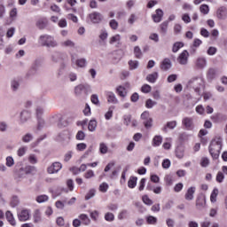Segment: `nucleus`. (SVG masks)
<instances>
[{"label": "nucleus", "mask_w": 227, "mask_h": 227, "mask_svg": "<svg viewBox=\"0 0 227 227\" xmlns=\"http://www.w3.org/2000/svg\"><path fill=\"white\" fill-rule=\"evenodd\" d=\"M222 148L223 138L215 137L211 141L209 145V153L214 160H217V159H219Z\"/></svg>", "instance_id": "obj_1"}, {"label": "nucleus", "mask_w": 227, "mask_h": 227, "mask_svg": "<svg viewBox=\"0 0 227 227\" xmlns=\"http://www.w3.org/2000/svg\"><path fill=\"white\" fill-rule=\"evenodd\" d=\"M38 43H40L42 47H58V42H56L54 36L50 35H40Z\"/></svg>", "instance_id": "obj_2"}, {"label": "nucleus", "mask_w": 227, "mask_h": 227, "mask_svg": "<svg viewBox=\"0 0 227 227\" xmlns=\"http://www.w3.org/2000/svg\"><path fill=\"white\" fill-rule=\"evenodd\" d=\"M18 219L20 223H26V221H29V219H31V210L21 209L20 212L18 213Z\"/></svg>", "instance_id": "obj_3"}, {"label": "nucleus", "mask_w": 227, "mask_h": 227, "mask_svg": "<svg viewBox=\"0 0 227 227\" xmlns=\"http://www.w3.org/2000/svg\"><path fill=\"white\" fill-rule=\"evenodd\" d=\"M88 18L93 24H100V22H102V14L98 12H93L92 13H90Z\"/></svg>", "instance_id": "obj_4"}, {"label": "nucleus", "mask_w": 227, "mask_h": 227, "mask_svg": "<svg viewBox=\"0 0 227 227\" xmlns=\"http://www.w3.org/2000/svg\"><path fill=\"white\" fill-rule=\"evenodd\" d=\"M182 125L184 126L186 130H192L194 129V120L192 117H184L182 120Z\"/></svg>", "instance_id": "obj_5"}, {"label": "nucleus", "mask_w": 227, "mask_h": 227, "mask_svg": "<svg viewBox=\"0 0 227 227\" xmlns=\"http://www.w3.org/2000/svg\"><path fill=\"white\" fill-rule=\"evenodd\" d=\"M105 97L108 102V104H118V98H116V95L113 91H106Z\"/></svg>", "instance_id": "obj_6"}, {"label": "nucleus", "mask_w": 227, "mask_h": 227, "mask_svg": "<svg viewBox=\"0 0 227 227\" xmlns=\"http://www.w3.org/2000/svg\"><path fill=\"white\" fill-rule=\"evenodd\" d=\"M61 168H63V165H61V163L54 162L47 168V172L50 175H54V173H58V171H59Z\"/></svg>", "instance_id": "obj_7"}, {"label": "nucleus", "mask_w": 227, "mask_h": 227, "mask_svg": "<svg viewBox=\"0 0 227 227\" xmlns=\"http://www.w3.org/2000/svg\"><path fill=\"white\" fill-rule=\"evenodd\" d=\"M189 59V51L187 50L183 51L177 58V61L180 65H187Z\"/></svg>", "instance_id": "obj_8"}, {"label": "nucleus", "mask_w": 227, "mask_h": 227, "mask_svg": "<svg viewBox=\"0 0 227 227\" xmlns=\"http://www.w3.org/2000/svg\"><path fill=\"white\" fill-rule=\"evenodd\" d=\"M141 118L144 121V125L145 129H149V127H152V118H150V113L148 112H144L141 114Z\"/></svg>", "instance_id": "obj_9"}, {"label": "nucleus", "mask_w": 227, "mask_h": 227, "mask_svg": "<svg viewBox=\"0 0 227 227\" xmlns=\"http://www.w3.org/2000/svg\"><path fill=\"white\" fill-rule=\"evenodd\" d=\"M162 17H164V12L162 9H156L155 14L152 15V19L155 23L160 22L162 20Z\"/></svg>", "instance_id": "obj_10"}, {"label": "nucleus", "mask_w": 227, "mask_h": 227, "mask_svg": "<svg viewBox=\"0 0 227 227\" xmlns=\"http://www.w3.org/2000/svg\"><path fill=\"white\" fill-rule=\"evenodd\" d=\"M195 192H196V187L192 186L188 188L186 193L184 194V200H186V201H192V200H194Z\"/></svg>", "instance_id": "obj_11"}, {"label": "nucleus", "mask_w": 227, "mask_h": 227, "mask_svg": "<svg viewBox=\"0 0 227 227\" xmlns=\"http://www.w3.org/2000/svg\"><path fill=\"white\" fill-rule=\"evenodd\" d=\"M48 25L49 20L45 17L40 18L35 23V26L38 27V29H45Z\"/></svg>", "instance_id": "obj_12"}, {"label": "nucleus", "mask_w": 227, "mask_h": 227, "mask_svg": "<svg viewBox=\"0 0 227 227\" xmlns=\"http://www.w3.org/2000/svg\"><path fill=\"white\" fill-rule=\"evenodd\" d=\"M171 67H172L171 59H164L163 61L160 65V68L163 72H168V70H169V68H171Z\"/></svg>", "instance_id": "obj_13"}, {"label": "nucleus", "mask_w": 227, "mask_h": 227, "mask_svg": "<svg viewBox=\"0 0 227 227\" xmlns=\"http://www.w3.org/2000/svg\"><path fill=\"white\" fill-rule=\"evenodd\" d=\"M5 217L11 226H16L17 222L15 221V217H13V213H12V211H6Z\"/></svg>", "instance_id": "obj_14"}, {"label": "nucleus", "mask_w": 227, "mask_h": 227, "mask_svg": "<svg viewBox=\"0 0 227 227\" xmlns=\"http://www.w3.org/2000/svg\"><path fill=\"white\" fill-rule=\"evenodd\" d=\"M117 95L125 98L127 97V89L121 85L118 86L115 90Z\"/></svg>", "instance_id": "obj_15"}, {"label": "nucleus", "mask_w": 227, "mask_h": 227, "mask_svg": "<svg viewBox=\"0 0 227 227\" xmlns=\"http://www.w3.org/2000/svg\"><path fill=\"white\" fill-rule=\"evenodd\" d=\"M157 79H159V73L157 72L152 73L146 76V81L152 84L155 83Z\"/></svg>", "instance_id": "obj_16"}, {"label": "nucleus", "mask_w": 227, "mask_h": 227, "mask_svg": "<svg viewBox=\"0 0 227 227\" xmlns=\"http://www.w3.org/2000/svg\"><path fill=\"white\" fill-rule=\"evenodd\" d=\"M226 14H227V9L226 7H220L217 12H216V17L218 19H226Z\"/></svg>", "instance_id": "obj_17"}, {"label": "nucleus", "mask_w": 227, "mask_h": 227, "mask_svg": "<svg viewBox=\"0 0 227 227\" xmlns=\"http://www.w3.org/2000/svg\"><path fill=\"white\" fill-rule=\"evenodd\" d=\"M162 145V136L156 135L153 137L152 145L154 147L160 146Z\"/></svg>", "instance_id": "obj_18"}, {"label": "nucleus", "mask_w": 227, "mask_h": 227, "mask_svg": "<svg viewBox=\"0 0 227 227\" xmlns=\"http://www.w3.org/2000/svg\"><path fill=\"white\" fill-rule=\"evenodd\" d=\"M20 171H24L25 175H35L36 173V168L27 166L25 168H20Z\"/></svg>", "instance_id": "obj_19"}, {"label": "nucleus", "mask_w": 227, "mask_h": 227, "mask_svg": "<svg viewBox=\"0 0 227 227\" xmlns=\"http://www.w3.org/2000/svg\"><path fill=\"white\" fill-rule=\"evenodd\" d=\"M201 43H203V41H201L199 38H195L193 40L191 54H196V49H198V47H200V45H201Z\"/></svg>", "instance_id": "obj_20"}, {"label": "nucleus", "mask_w": 227, "mask_h": 227, "mask_svg": "<svg viewBox=\"0 0 227 227\" xmlns=\"http://www.w3.org/2000/svg\"><path fill=\"white\" fill-rule=\"evenodd\" d=\"M206 203H207V200L205 197L203 195H200L196 200V207H199L200 208H201L205 207Z\"/></svg>", "instance_id": "obj_21"}, {"label": "nucleus", "mask_w": 227, "mask_h": 227, "mask_svg": "<svg viewBox=\"0 0 227 227\" xmlns=\"http://www.w3.org/2000/svg\"><path fill=\"white\" fill-rule=\"evenodd\" d=\"M137 185V177L136 176H130L128 181V187L129 189H134Z\"/></svg>", "instance_id": "obj_22"}, {"label": "nucleus", "mask_w": 227, "mask_h": 227, "mask_svg": "<svg viewBox=\"0 0 227 227\" xmlns=\"http://www.w3.org/2000/svg\"><path fill=\"white\" fill-rule=\"evenodd\" d=\"M169 26V22L168 21H164L160 25V33L161 35H166V33H168V27Z\"/></svg>", "instance_id": "obj_23"}, {"label": "nucleus", "mask_w": 227, "mask_h": 227, "mask_svg": "<svg viewBox=\"0 0 227 227\" xmlns=\"http://www.w3.org/2000/svg\"><path fill=\"white\" fill-rule=\"evenodd\" d=\"M216 71L214 68H209L207 73V77L209 81H213V79H215Z\"/></svg>", "instance_id": "obj_24"}, {"label": "nucleus", "mask_w": 227, "mask_h": 227, "mask_svg": "<svg viewBox=\"0 0 227 227\" xmlns=\"http://www.w3.org/2000/svg\"><path fill=\"white\" fill-rule=\"evenodd\" d=\"M196 65L198 68H205V67H207V59L204 58H199L197 59Z\"/></svg>", "instance_id": "obj_25"}, {"label": "nucleus", "mask_w": 227, "mask_h": 227, "mask_svg": "<svg viewBox=\"0 0 227 227\" xmlns=\"http://www.w3.org/2000/svg\"><path fill=\"white\" fill-rule=\"evenodd\" d=\"M121 40V36L119 34H117L110 37L109 43L111 45H113V43H120Z\"/></svg>", "instance_id": "obj_26"}, {"label": "nucleus", "mask_w": 227, "mask_h": 227, "mask_svg": "<svg viewBox=\"0 0 227 227\" xmlns=\"http://www.w3.org/2000/svg\"><path fill=\"white\" fill-rule=\"evenodd\" d=\"M42 221V213L40 209H36L34 212V223H40Z\"/></svg>", "instance_id": "obj_27"}, {"label": "nucleus", "mask_w": 227, "mask_h": 227, "mask_svg": "<svg viewBox=\"0 0 227 227\" xmlns=\"http://www.w3.org/2000/svg\"><path fill=\"white\" fill-rule=\"evenodd\" d=\"M109 151V147H107V145L105 143H100L99 144V152L102 155H106L107 152Z\"/></svg>", "instance_id": "obj_28"}, {"label": "nucleus", "mask_w": 227, "mask_h": 227, "mask_svg": "<svg viewBox=\"0 0 227 227\" xmlns=\"http://www.w3.org/2000/svg\"><path fill=\"white\" fill-rule=\"evenodd\" d=\"M134 54L137 59H141V58H143V52L141 51V48H139V46H135Z\"/></svg>", "instance_id": "obj_29"}, {"label": "nucleus", "mask_w": 227, "mask_h": 227, "mask_svg": "<svg viewBox=\"0 0 227 227\" xmlns=\"http://www.w3.org/2000/svg\"><path fill=\"white\" fill-rule=\"evenodd\" d=\"M182 47H184V43L182 42H176L174 43L173 47H172V52H177L180 51V49H182Z\"/></svg>", "instance_id": "obj_30"}, {"label": "nucleus", "mask_w": 227, "mask_h": 227, "mask_svg": "<svg viewBox=\"0 0 227 227\" xmlns=\"http://www.w3.org/2000/svg\"><path fill=\"white\" fill-rule=\"evenodd\" d=\"M217 194H219V190L214 189L210 195L211 203H215V201H217Z\"/></svg>", "instance_id": "obj_31"}, {"label": "nucleus", "mask_w": 227, "mask_h": 227, "mask_svg": "<svg viewBox=\"0 0 227 227\" xmlns=\"http://www.w3.org/2000/svg\"><path fill=\"white\" fill-rule=\"evenodd\" d=\"M35 200L37 203H45V201H49V196L43 194V195H39L36 197Z\"/></svg>", "instance_id": "obj_32"}, {"label": "nucleus", "mask_w": 227, "mask_h": 227, "mask_svg": "<svg viewBox=\"0 0 227 227\" xmlns=\"http://www.w3.org/2000/svg\"><path fill=\"white\" fill-rule=\"evenodd\" d=\"M128 64L129 66V70H136V68L139 67V62L137 60H129Z\"/></svg>", "instance_id": "obj_33"}, {"label": "nucleus", "mask_w": 227, "mask_h": 227, "mask_svg": "<svg viewBox=\"0 0 227 227\" xmlns=\"http://www.w3.org/2000/svg\"><path fill=\"white\" fill-rule=\"evenodd\" d=\"M176 127V121H171L167 122V125L163 128L164 132H166L167 129H173Z\"/></svg>", "instance_id": "obj_34"}, {"label": "nucleus", "mask_w": 227, "mask_h": 227, "mask_svg": "<svg viewBox=\"0 0 227 227\" xmlns=\"http://www.w3.org/2000/svg\"><path fill=\"white\" fill-rule=\"evenodd\" d=\"M146 223L147 224H157V217L153 216V215H149L146 218Z\"/></svg>", "instance_id": "obj_35"}, {"label": "nucleus", "mask_w": 227, "mask_h": 227, "mask_svg": "<svg viewBox=\"0 0 227 227\" xmlns=\"http://www.w3.org/2000/svg\"><path fill=\"white\" fill-rule=\"evenodd\" d=\"M19 197L17 196H13L11 200V202H10V205L12 208H15V207H18L19 206Z\"/></svg>", "instance_id": "obj_36"}, {"label": "nucleus", "mask_w": 227, "mask_h": 227, "mask_svg": "<svg viewBox=\"0 0 227 227\" xmlns=\"http://www.w3.org/2000/svg\"><path fill=\"white\" fill-rule=\"evenodd\" d=\"M90 102L95 106H100V100H98V96L97 94H93L90 96Z\"/></svg>", "instance_id": "obj_37"}, {"label": "nucleus", "mask_w": 227, "mask_h": 227, "mask_svg": "<svg viewBox=\"0 0 227 227\" xmlns=\"http://www.w3.org/2000/svg\"><path fill=\"white\" fill-rule=\"evenodd\" d=\"M76 139L77 141H84L85 137H86V134L84 133V131L82 130H79L76 134Z\"/></svg>", "instance_id": "obj_38"}, {"label": "nucleus", "mask_w": 227, "mask_h": 227, "mask_svg": "<svg viewBox=\"0 0 227 227\" xmlns=\"http://www.w3.org/2000/svg\"><path fill=\"white\" fill-rule=\"evenodd\" d=\"M105 221H107L108 223H113V221H114V215L110 212L106 213Z\"/></svg>", "instance_id": "obj_39"}, {"label": "nucleus", "mask_w": 227, "mask_h": 227, "mask_svg": "<svg viewBox=\"0 0 227 227\" xmlns=\"http://www.w3.org/2000/svg\"><path fill=\"white\" fill-rule=\"evenodd\" d=\"M200 13H203V15H207V13L210 12V8H208V5L202 4L200 7Z\"/></svg>", "instance_id": "obj_40"}, {"label": "nucleus", "mask_w": 227, "mask_h": 227, "mask_svg": "<svg viewBox=\"0 0 227 227\" xmlns=\"http://www.w3.org/2000/svg\"><path fill=\"white\" fill-rule=\"evenodd\" d=\"M142 201L145 203V205H153V200H152L148 195H144L142 197Z\"/></svg>", "instance_id": "obj_41"}, {"label": "nucleus", "mask_w": 227, "mask_h": 227, "mask_svg": "<svg viewBox=\"0 0 227 227\" xmlns=\"http://www.w3.org/2000/svg\"><path fill=\"white\" fill-rule=\"evenodd\" d=\"M114 109V106H110L108 108V111L105 114L106 120H111L113 118V110Z\"/></svg>", "instance_id": "obj_42"}, {"label": "nucleus", "mask_w": 227, "mask_h": 227, "mask_svg": "<svg viewBox=\"0 0 227 227\" xmlns=\"http://www.w3.org/2000/svg\"><path fill=\"white\" fill-rule=\"evenodd\" d=\"M210 164V160L207 157H203L200 160V166L201 168H207Z\"/></svg>", "instance_id": "obj_43"}, {"label": "nucleus", "mask_w": 227, "mask_h": 227, "mask_svg": "<svg viewBox=\"0 0 227 227\" xmlns=\"http://www.w3.org/2000/svg\"><path fill=\"white\" fill-rule=\"evenodd\" d=\"M88 129L90 132H93L97 129V121H90Z\"/></svg>", "instance_id": "obj_44"}, {"label": "nucleus", "mask_w": 227, "mask_h": 227, "mask_svg": "<svg viewBox=\"0 0 227 227\" xmlns=\"http://www.w3.org/2000/svg\"><path fill=\"white\" fill-rule=\"evenodd\" d=\"M216 182L218 184H223V182H224V174L223 172L219 171L216 174Z\"/></svg>", "instance_id": "obj_45"}, {"label": "nucleus", "mask_w": 227, "mask_h": 227, "mask_svg": "<svg viewBox=\"0 0 227 227\" xmlns=\"http://www.w3.org/2000/svg\"><path fill=\"white\" fill-rule=\"evenodd\" d=\"M97 191L95 189H90L88 193L85 195V200H91V198H93V196H95Z\"/></svg>", "instance_id": "obj_46"}, {"label": "nucleus", "mask_w": 227, "mask_h": 227, "mask_svg": "<svg viewBox=\"0 0 227 227\" xmlns=\"http://www.w3.org/2000/svg\"><path fill=\"white\" fill-rule=\"evenodd\" d=\"M88 148V145L85 143H80L76 145L77 152H84Z\"/></svg>", "instance_id": "obj_47"}, {"label": "nucleus", "mask_w": 227, "mask_h": 227, "mask_svg": "<svg viewBox=\"0 0 227 227\" xmlns=\"http://www.w3.org/2000/svg\"><path fill=\"white\" fill-rule=\"evenodd\" d=\"M76 66H78L80 68H84V67H86V59H77Z\"/></svg>", "instance_id": "obj_48"}, {"label": "nucleus", "mask_w": 227, "mask_h": 227, "mask_svg": "<svg viewBox=\"0 0 227 227\" xmlns=\"http://www.w3.org/2000/svg\"><path fill=\"white\" fill-rule=\"evenodd\" d=\"M108 189H109V184H107V183H102L99 185V192H107Z\"/></svg>", "instance_id": "obj_49"}, {"label": "nucleus", "mask_w": 227, "mask_h": 227, "mask_svg": "<svg viewBox=\"0 0 227 227\" xmlns=\"http://www.w3.org/2000/svg\"><path fill=\"white\" fill-rule=\"evenodd\" d=\"M157 102L152 100V99H147L145 102V107L147 109H152V107H153V106H156Z\"/></svg>", "instance_id": "obj_50"}, {"label": "nucleus", "mask_w": 227, "mask_h": 227, "mask_svg": "<svg viewBox=\"0 0 227 227\" xmlns=\"http://www.w3.org/2000/svg\"><path fill=\"white\" fill-rule=\"evenodd\" d=\"M142 93H150L152 91V86L149 84H144L141 88Z\"/></svg>", "instance_id": "obj_51"}, {"label": "nucleus", "mask_w": 227, "mask_h": 227, "mask_svg": "<svg viewBox=\"0 0 227 227\" xmlns=\"http://www.w3.org/2000/svg\"><path fill=\"white\" fill-rule=\"evenodd\" d=\"M79 219L82 221L83 224H90V218H88L87 215H84V214L80 215Z\"/></svg>", "instance_id": "obj_52"}, {"label": "nucleus", "mask_w": 227, "mask_h": 227, "mask_svg": "<svg viewBox=\"0 0 227 227\" xmlns=\"http://www.w3.org/2000/svg\"><path fill=\"white\" fill-rule=\"evenodd\" d=\"M161 166L163 169H169V168L171 167V161L168 159L163 160Z\"/></svg>", "instance_id": "obj_53"}, {"label": "nucleus", "mask_w": 227, "mask_h": 227, "mask_svg": "<svg viewBox=\"0 0 227 227\" xmlns=\"http://www.w3.org/2000/svg\"><path fill=\"white\" fill-rule=\"evenodd\" d=\"M56 224L57 226H59V227L65 226V218H63L62 216L57 217Z\"/></svg>", "instance_id": "obj_54"}, {"label": "nucleus", "mask_w": 227, "mask_h": 227, "mask_svg": "<svg viewBox=\"0 0 227 227\" xmlns=\"http://www.w3.org/2000/svg\"><path fill=\"white\" fill-rule=\"evenodd\" d=\"M84 91V85H78L74 89L75 95H81Z\"/></svg>", "instance_id": "obj_55"}, {"label": "nucleus", "mask_w": 227, "mask_h": 227, "mask_svg": "<svg viewBox=\"0 0 227 227\" xmlns=\"http://www.w3.org/2000/svg\"><path fill=\"white\" fill-rule=\"evenodd\" d=\"M84 178H86L87 180H89V178H93V176H95V172H93V170L90 169L88 170L84 175H83Z\"/></svg>", "instance_id": "obj_56"}, {"label": "nucleus", "mask_w": 227, "mask_h": 227, "mask_svg": "<svg viewBox=\"0 0 227 227\" xmlns=\"http://www.w3.org/2000/svg\"><path fill=\"white\" fill-rule=\"evenodd\" d=\"M145 185H146V178H142L139 182L138 191H145Z\"/></svg>", "instance_id": "obj_57"}, {"label": "nucleus", "mask_w": 227, "mask_h": 227, "mask_svg": "<svg viewBox=\"0 0 227 227\" xmlns=\"http://www.w3.org/2000/svg\"><path fill=\"white\" fill-rule=\"evenodd\" d=\"M33 139V135L27 133L22 137L23 143H29Z\"/></svg>", "instance_id": "obj_58"}, {"label": "nucleus", "mask_w": 227, "mask_h": 227, "mask_svg": "<svg viewBox=\"0 0 227 227\" xmlns=\"http://www.w3.org/2000/svg\"><path fill=\"white\" fill-rule=\"evenodd\" d=\"M109 26L111 29L116 30L118 29V21H116V20H110Z\"/></svg>", "instance_id": "obj_59"}, {"label": "nucleus", "mask_w": 227, "mask_h": 227, "mask_svg": "<svg viewBox=\"0 0 227 227\" xmlns=\"http://www.w3.org/2000/svg\"><path fill=\"white\" fill-rule=\"evenodd\" d=\"M195 111L196 113H198V114H205V108L202 105L197 106Z\"/></svg>", "instance_id": "obj_60"}, {"label": "nucleus", "mask_w": 227, "mask_h": 227, "mask_svg": "<svg viewBox=\"0 0 227 227\" xmlns=\"http://www.w3.org/2000/svg\"><path fill=\"white\" fill-rule=\"evenodd\" d=\"M165 183L167 185H173V176L171 175H168L165 176Z\"/></svg>", "instance_id": "obj_61"}, {"label": "nucleus", "mask_w": 227, "mask_h": 227, "mask_svg": "<svg viewBox=\"0 0 227 227\" xmlns=\"http://www.w3.org/2000/svg\"><path fill=\"white\" fill-rule=\"evenodd\" d=\"M184 189V184L178 183L174 186V192H180Z\"/></svg>", "instance_id": "obj_62"}, {"label": "nucleus", "mask_w": 227, "mask_h": 227, "mask_svg": "<svg viewBox=\"0 0 227 227\" xmlns=\"http://www.w3.org/2000/svg\"><path fill=\"white\" fill-rule=\"evenodd\" d=\"M127 214H128L127 210L121 211L118 215V219H120L121 221L125 219L127 217Z\"/></svg>", "instance_id": "obj_63"}, {"label": "nucleus", "mask_w": 227, "mask_h": 227, "mask_svg": "<svg viewBox=\"0 0 227 227\" xmlns=\"http://www.w3.org/2000/svg\"><path fill=\"white\" fill-rule=\"evenodd\" d=\"M67 188L69 191H71V192L74 191V180L68 179L67 181Z\"/></svg>", "instance_id": "obj_64"}]
</instances>
